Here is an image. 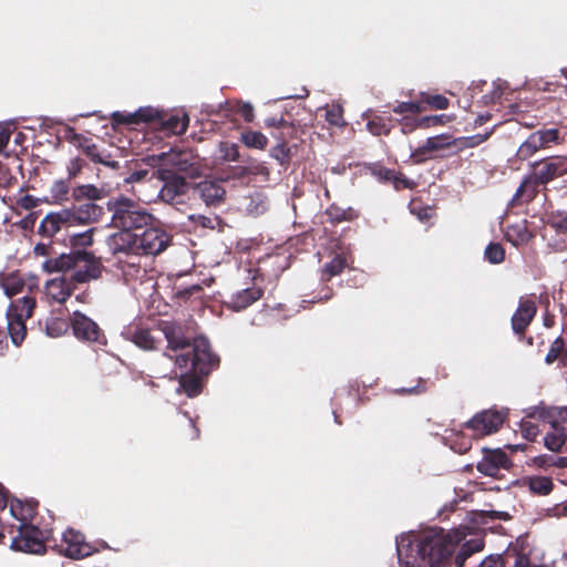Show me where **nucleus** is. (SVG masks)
I'll return each mask as SVG.
<instances>
[{
  "label": "nucleus",
  "mask_w": 567,
  "mask_h": 567,
  "mask_svg": "<svg viewBox=\"0 0 567 567\" xmlns=\"http://www.w3.org/2000/svg\"><path fill=\"white\" fill-rule=\"evenodd\" d=\"M74 226L72 215L68 208L49 213L40 223L38 233L42 237L52 238L64 228Z\"/></svg>",
  "instance_id": "nucleus-14"
},
{
  "label": "nucleus",
  "mask_w": 567,
  "mask_h": 567,
  "mask_svg": "<svg viewBox=\"0 0 567 567\" xmlns=\"http://www.w3.org/2000/svg\"><path fill=\"white\" fill-rule=\"evenodd\" d=\"M190 367L192 373H183L179 377V388L188 398L197 396L203 389V383L200 377H206L207 374H202L195 369Z\"/></svg>",
  "instance_id": "nucleus-22"
},
{
  "label": "nucleus",
  "mask_w": 567,
  "mask_h": 567,
  "mask_svg": "<svg viewBox=\"0 0 567 567\" xmlns=\"http://www.w3.org/2000/svg\"><path fill=\"white\" fill-rule=\"evenodd\" d=\"M390 184L393 185L395 190L413 189L416 185L414 181L409 179L403 173L396 171H394V177H392Z\"/></svg>",
  "instance_id": "nucleus-54"
},
{
  "label": "nucleus",
  "mask_w": 567,
  "mask_h": 567,
  "mask_svg": "<svg viewBox=\"0 0 567 567\" xmlns=\"http://www.w3.org/2000/svg\"><path fill=\"white\" fill-rule=\"evenodd\" d=\"M43 270L48 274L74 270L70 277H55L45 284V295L52 302L64 303L73 293L76 284L97 279L102 274V264L91 251L76 250L47 259Z\"/></svg>",
  "instance_id": "nucleus-2"
},
{
  "label": "nucleus",
  "mask_w": 567,
  "mask_h": 567,
  "mask_svg": "<svg viewBox=\"0 0 567 567\" xmlns=\"http://www.w3.org/2000/svg\"><path fill=\"white\" fill-rule=\"evenodd\" d=\"M485 259L494 265L501 264L505 259V249L498 243H489L484 251Z\"/></svg>",
  "instance_id": "nucleus-46"
},
{
  "label": "nucleus",
  "mask_w": 567,
  "mask_h": 567,
  "mask_svg": "<svg viewBox=\"0 0 567 567\" xmlns=\"http://www.w3.org/2000/svg\"><path fill=\"white\" fill-rule=\"evenodd\" d=\"M107 210L112 213V225L117 229L140 233L156 221V218L137 202L120 196L107 202Z\"/></svg>",
  "instance_id": "nucleus-4"
},
{
  "label": "nucleus",
  "mask_w": 567,
  "mask_h": 567,
  "mask_svg": "<svg viewBox=\"0 0 567 567\" xmlns=\"http://www.w3.org/2000/svg\"><path fill=\"white\" fill-rule=\"evenodd\" d=\"M392 118L373 115L367 122V130L374 136L389 135L392 130Z\"/></svg>",
  "instance_id": "nucleus-34"
},
{
  "label": "nucleus",
  "mask_w": 567,
  "mask_h": 567,
  "mask_svg": "<svg viewBox=\"0 0 567 567\" xmlns=\"http://www.w3.org/2000/svg\"><path fill=\"white\" fill-rule=\"evenodd\" d=\"M107 246L113 255H138L137 233L118 229L117 233L109 237Z\"/></svg>",
  "instance_id": "nucleus-16"
},
{
  "label": "nucleus",
  "mask_w": 567,
  "mask_h": 567,
  "mask_svg": "<svg viewBox=\"0 0 567 567\" xmlns=\"http://www.w3.org/2000/svg\"><path fill=\"white\" fill-rule=\"evenodd\" d=\"M157 328L167 341L163 357L174 362L171 372L162 377L176 378V368L186 369L188 365L202 374H209L219 365V358L213 353L209 341L204 337L192 340L185 324L176 320H159Z\"/></svg>",
  "instance_id": "nucleus-1"
},
{
  "label": "nucleus",
  "mask_w": 567,
  "mask_h": 567,
  "mask_svg": "<svg viewBox=\"0 0 567 567\" xmlns=\"http://www.w3.org/2000/svg\"><path fill=\"white\" fill-rule=\"evenodd\" d=\"M505 420L498 411L485 410L476 413L471 420L464 423V427L473 432V437H483L499 430Z\"/></svg>",
  "instance_id": "nucleus-9"
},
{
  "label": "nucleus",
  "mask_w": 567,
  "mask_h": 567,
  "mask_svg": "<svg viewBox=\"0 0 567 567\" xmlns=\"http://www.w3.org/2000/svg\"><path fill=\"white\" fill-rule=\"evenodd\" d=\"M268 208V199L261 193H255L249 197V203L246 206V209L249 214L255 216L264 214Z\"/></svg>",
  "instance_id": "nucleus-43"
},
{
  "label": "nucleus",
  "mask_w": 567,
  "mask_h": 567,
  "mask_svg": "<svg viewBox=\"0 0 567 567\" xmlns=\"http://www.w3.org/2000/svg\"><path fill=\"white\" fill-rule=\"evenodd\" d=\"M326 121L330 125L342 126L343 121V109L340 105H332L326 110Z\"/></svg>",
  "instance_id": "nucleus-51"
},
{
  "label": "nucleus",
  "mask_w": 567,
  "mask_h": 567,
  "mask_svg": "<svg viewBox=\"0 0 567 567\" xmlns=\"http://www.w3.org/2000/svg\"><path fill=\"white\" fill-rule=\"evenodd\" d=\"M465 538L458 529L445 530L432 527L422 532L417 539L416 551L429 567H447L457 545Z\"/></svg>",
  "instance_id": "nucleus-3"
},
{
  "label": "nucleus",
  "mask_w": 567,
  "mask_h": 567,
  "mask_svg": "<svg viewBox=\"0 0 567 567\" xmlns=\"http://www.w3.org/2000/svg\"><path fill=\"white\" fill-rule=\"evenodd\" d=\"M64 138L71 143H73L74 145H76L78 147L81 146V143L83 141H85V136H83L82 134L80 133H76L75 130L73 127H66V130L64 131Z\"/></svg>",
  "instance_id": "nucleus-64"
},
{
  "label": "nucleus",
  "mask_w": 567,
  "mask_h": 567,
  "mask_svg": "<svg viewBox=\"0 0 567 567\" xmlns=\"http://www.w3.org/2000/svg\"><path fill=\"white\" fill-rule=\"evenodd\" d=\"M347 267V259L343 255H336L329 262L321 268L320 281L329 282L333 277L343 272Z\"/></svg>",
  "instance_id": "nucleus-29"
},
{
  "label": "nucleus",
  "mask_w": 567,
  "mask_h": 567,
  "mask_svg": "<svg viewBox=\"0 0 567 567\" xmlns=\"http://www.w3.org/2000/svg\"><path fill=\"white\" fill-rule=\"evenodd\" d=\"M540 148L538 147L536 140L529 134L528 137L519 145L515 157L520 161H527L534 156Z\"/></svg>",
  "instance_id": "nucleus-42"
},
{
  "label": "nucleus",
  "mask_w": 567,
  "mask_h": 567,
  "mask_svg": "<svg viewBox=\"0 0 567 567\" xmlns=\"http://www.w3.org/2000/svg\"><path fill=\"white\" fill-rule=\"evenodd\" d=\"M533 235L526 227H512L506 233V238L514 246L526 244L532 239Z\"/></svg>",
  "instance_id": "nucleus-44"
},
{
  "label": "nucleus",
  "mask_w": 567,
  "mask_h": 567,
  "mask_svg": "<svg viewBox=\"0 0 567 567\" xmlns=\"http://www.w3.org/2000/svg\"><path fill=\"white\" fill-rule=\"evenodd\" d=\"M565 351V340L559 336L551 342L545 357V362L550 365L555 361L559 360L563 365H567V359H564Z\"/></svg>",
  "instance_id": "nucleus-36"
},
{
  "label": "nucleus",
  "mask_w": 567,
  "mask_h": 567,
  "mask_svg": "<svg viewBox=\"0 0 567 567\" xmlns=\"http://www.w3.org/2000/svg\"><path fill=\"white\" fill-rule=\"evenodd\" d=\"M161 120L158 126H161L164 131L174 135H182L186 132L189 117L186 113H175L168 115L164 111H162Z\"/></svg>",
  "instance_id": "nucleus-21"
},
{
  "label": "nucleus",
  "mask_w": 567,
  "mask_h": 567,
  "mask_svg": "<svg viewBox=\"0 0 567 567\" xmlns=\"http://www.w3.org/2000/svg\"><path fill=\"white\" fill-rule=\"evenodd\" d=\"M539 186L542 185L530 174L526 175L516 189L511 200V206L516 207L530 203L539 193Z\"/></svg>",
  "instance_id": "nucleus-20"
},
{
  "label": "nucleus",
  "mask_w": 567,
  "mask_h": 567,
  "mask_svg": "<svg viewBox=\"0 0 567 567\" xmlns=\"http://www.w3.org/2000/svg\"><path fill=\"white\" fill-rule=\"evenodd\" d=\"M10 513L19 522L18 525L30 524L29 522L33 518L35 512L31 505H24L21 502L12 503L10 506Z\"/></svg>",
  "instance_id": "nucleus-40"
},
{
  "label": "nucleus",
  "mask_w": 567,
  "mask_h": 567,
  "mask_svg": "<svg viewBox=\"0 0 567 567\" xmlns=\"http://www.w3.org/2000/svg\"><path fill=\"white\" fill-rule=\"evenodd\" d=\"M530 135L536 140L540 150L559 145L563 142V137L558 128H540L530 133Z\"/></svg>",
  "instance_id": "nucleus-26"
},
{
  "label": "nucleus",
  "mask_w": 567,
  "mask_h": 567,
  "mask_svg": "<svg viewBox=\"0 0 567 567\" xmlns=\"http://www.w3.org/2000/svg\"><path fill=\"white\" fill-rule=\"evenodd\" d=\"M525 482L528 489L535 495L546 496L554 489L553 480L548 476H529Z\"/></svg>",
  "instance_id": "nucleus-32"
},
{
  "label": "nucleus",
  "mask_w": 567,
  "mask_h": 567,
  "mask_svg": "<svg viewBox=\"0 0 567 567\" xmlns=\"http://www.w3.org/2000/svg\"><path fill=\"white\" fill-rule=\"evenodd\" d=\"M128 339L138 348L151 351L156 350L158 348L159 340H156L155 337L148 329L145 328H134L128 330Z\"/></svg>",
  "instance_id": "nucleus-23"
},
{
  "label": "nucleus",
  "mask_w": 567,
  "mask_h": 567,
  "mask_svg": "<svg viewBox=\"0 0 567 567\" xmlns=\"http://www.w3.org/2000/svg\"><path fill=\"white\" fill-rule=\"evenodd\" d=\"M80 148L92 162L96 164H103L113 168L117 166V162L110 161L111 155L101 152L99 146L94 144L91 138L86 137L85 141L81 143Z\"/></svg>",
  "instance_id": "nucleus-25"
},
{
  "label": "nucleus",
  "mask_w": 567,
  "mask_h": 567,
  "mask_svg": "<svg viewBox=\"0 0 567 567\" xmlns=\"http://www.w3.org/2000/svg\"><path fill=\"white\" fill-rule=\"evenodd\" d=\"M162 111L152 107L145 106L140 107L134 113H123V112H114L112 114V120L116 124H125V125H138L142 123L145 124H154L158 125Z\"/></svg>",
  "instance_id": "nucleus-13"
},
{
  "label": "nucleus",
  "mask_w": 567,
  "mask_h": 567,
  "mask_svg": "<svg viewBox=\"0 0 567 567\" xmlns=\"http://www.w3.org/2000/svg\"><path fill=\"white\" fill-rule=\"evenodd\" d=\"M72 198L80 203L82 200L95 202L105 197V192L102 188L92 184H83L75 186L72 189Z\"/></svg>",
  "instance_id": "nucleus-27"
},
{
  "label": "nucleus",
  "mask_w": 567,
  "mask_h": 567,
  "mask_svg": "<svg viewBox=\"0 0 567 567\" xmlns=\"http://www.w3.org/2000/svg\"><path fill=\"white\" fill-rule=\"evenodd\" d=\"M426 110L425 106L422 105V102H420V99L417 101H410V102H400L393 107V112L396 114H420Z\"/></svg>",
  "instance_id": "nucleus-48"
},
{
  "label": "nucleus",
  "mask_w": 567,
  "mask_h": 567,
  "mask_svg": "<svg viewBox=\"0 0 567 567\" xmlns=\"http://www.w3.org/2000/svg\"><path fill=\"white\" fill-rule=\"evenodd\" d=\"M548 224L558 234L567 235V212L556 210L549 215Z\"/></svg>",
  "instance_id": "nucleus-47"
},
{
  "label": "nucleus",
  "mask_w": 567,
  "mask_h": 567,
  "mask_svg": "<svg viewBox=\"0 0 567 567\" xmlns=\"http://www.w3.org/2000/svg\"><path fill=\"white\" fill-rule=\"evenodd\" d=\"M483 548L484 542L482 538H473L463 543L454 557L455 567H463L468 557L483 550Z\"/></svg>",
  "instance_id": "nucleus-30"
},
{
  "label": "nucleus",
  "mask_w": 567,
  "mask_h": 567,
  "mask_svg": "<svg viewBox=\"0 0 567 567\" xmlns=\"http://www.w3.org/2000/svg\"><path fill=\"white\" fill-rule=\"evenodd\" d=\"M567 442V430L561 427H554L547 432L544 437V445L551 452L561 453Z\"/></svg>",
  "instance_id": "nucleus-28"
},
{
  "label": "nucleus",
  "mask_w": 567,
  "mask_h": 567,
  "mask_svg": "<svg viewBox=\"0 0 567 567\" xmlns=\"http://www.w3.org/2000/svg\"><path fill=\"white\" fill-rule=\"evenodd\" d=\"M262 296L264 289L259 287L246 288L236 293H233L229 300L225 301V306L231 311L239 312L261 299Z\"/></svg>",
  "instance_id": "nucleus-19"
},
{
  "label": "nucleus",
  "mask_w": 567,
  "mask_h": 567,
  "mask_svg": "<svg viewBox=\"0 0 567 567\" xmlns=\"http://www.w3.org/2000/svg\"><path fill=\"white\" fill-rule=\"evenodd\" d=\"M11 547L23 553L42 554L45 550L42 532L31 524L17 525V535L12 537Z\"/></svg>",
  "instance_id": "nucleus-8"
},
{
  "label": "nucleus",
  "mask_w": 567,
  "mask_h": 567,
  "mask_svg": "<svg viewBox=\"0 0 567 567\" xmlns=\"http://www.w3.org/2000/svg\"><path fill=\"white\" fill-rule=\"evenodd\" d=\"M483 458L477 463L476 468L480 473L496 477L501 470H508L512 461L501 449H483Z\"/></svg>",
  "instance_id": "nucleus-12"
},
{
  "label": "nucleus",
  "mask_w": 567,
  "mask_h": 567,
  "mask_svg": "<svg viewBox=\"0 0 567 567\" xmlns=\"http://www.w3.org/2000/svg\"><path fill=\"white\" fill-rule=\"evenodd\" d=\"M171 240V235L156 220L137 233L138 255H158L169 246Z\"/></svg>",
  "instance_id": "nucleus-5"
},
{
  "label": "nucleus",
  "mask_w": 567,
  "mask_h": 567,
  "mask_svg": "<svg viewBox=\"0 0 567 567\" xmlns=\"http://www.w3.org/2000/svg\"><path fill=\"white\" fill-rule=\"evenodd\" d=\"M271 136L278 140V144L272 147L270 154L274 158H276L281 165H288L291 158L290 148L287 145V136L284 133L277 135L276 133H271Z\"/></svg>",
  "instance_id": "nucleus-35"
},
{
  "label": "nucleus",
  "mask_w": 567,
  "mask_h": 567,
  "mask_svg": "<svg viewBox=\"0 0 567 567\" xmlns=\"http://www.w3.org/2000/svg\"><path fill=\"white\" fill-rule=\"evenodd\" d=\"M71 327V320L63 318H50L47 320L45 330L48 336L58 338L64 334Z\"/></svg>",
  "instance_id": "nucleus-41"
},
{
  "label": "nucleus",
  "mask_w": 567,
  "mask_h": 567,
  "mask_svg": "<svg viewBox=\"0 0 567 567\" xmlns=\"http://www.w3.org/2000/svg\"><path fill=\"white\" fill-rule=\"evenodd\" d=\"M533 178L542 186L567 174V156H548L532 164Z\"/></svg>",
  "instance_id": "nucleus-7"
},
{
  "label": "nucleus",
  "mask_w": 567,
  "mask_h": 567,
  "mask_svg": "<svg viewBox=\"0 0 567 567\" xmlns=\"http://www.w3.org/2000/svg\"><path fill=\"white\" fill-rule=\"evenodd\" d=\"M35 305V299L31 296H24L22 298L16 299L11 302L7 311V317H14L27 320L32 317Z\"/></svg>",
  "instance_id": "nucleus-24"
},
{
  "label": "nucleus",
  "mask_w": 567,
  "mask_h": 567,
  "mask_svg": "<svg viewBox=\"0 0 567 567\" xmlns=\"http://www.w3.org/2000/svg\"><path fill=\"white\" fill-rule=\"evenodd\" d=\"M161 179L164 182L158 197L167 204H178L179 197L186 195L192 187L190 183L181 175L169 171L161 172Z\"/></svg>",
  "instance_id": "nucleus-10"
},
{
  "label": "nucleus",
  "mask_w": 567,
  "mask_h": 567,
  "mask_svg": "<svg viewBox=\"0 0 567 567\" xmlns=\"http://www.w3.org/2000/svg\"><path fill=\"white\" fill-rule=\"evenodd\" d=\"M401 124V131L403 134H410L417 127H420L419 118H410L404 116L402 120L399 121Z\"/></svg>",
  "instance_id": "nucleus-63"
},
{
  "label": "nucleus",
  "mask_w": 567,
  "mask_h": 567,
  "mask_svg": "<svg viewBox=\"0 0 567 567\" xmlns=\"http://www.w3.org/2000/svg\"><path fill=\"white\" fill-rule=\"evenodd\" d=\"M84 166L85 162L82 158H72L66 166L69 178L76 177L82 172Z\"/></svg>",
  "instance_id": "nucleus-62"
},
{
  "label": "nucleus",
  "mask_w": 567,
  "mask_h": 567,
  "mask_svg": "<svg viewBox=\"0 0 567 567\" xmlns=\"http://www.w3.org/2000/svg\"><path fill=\"white\" fill-rule=\"evenodd\" d=\"M446 115H431L419 118L420 127L427 128L432 126L443 125L445 123Z\"/></svg>",
  "instance_id": "nucleus-61"
},
{
  "label": "nucleus",
  "mask_w": 567,
  "mask_h": 567,
  "mask_svg": "<svg viewBox=\"0 0 567 567\" xmlns=\"http://www.w3.org/2000/svg\"><path fill=\"white\" fill-rule=\"evenodd\" d=\"M537 313V307L533 299L520 298L518 307L512 316L511 323L514 334L519 341L525 337L526 330Z\"/></svg>",
  "instance_id": "nucleus-11"
},
{
  "label": "nucleus",
  "mask_w": 567,
  "mask_h": 567,
  "mask_svg": "<svg viewBox=\"0 0 567 567\" xmlns=\"http://www.w3.org/2000/svg\"><path fill=\"white\" fill-rule=\"evenodd\" d=\"M71 328L74 337L82 342L96 346H105L107 343L106 336L100 326L80 311L73 312Z\"/></svg>",
  "instance_id": "nucleus-6"
},
{
  "label": "nucleus",
  "mask_w": 567,
  "mask_h": 567,
  "mask_svg": "<svg viewBox=\"0 0 567 567\" xmlns=\"http://www.w3.org/2000/svg\"><path fill=\"white\" fill-rule=\"evenodd\" d=\"M328 220L336 225L342 221H352L359 217V214L352 207L341 208L337 204H331L324 212Z\"/></svg>",
  "instance_id": "nucleus-31"
},
{
  "label": "nucleus",
  "mask_w": 567,
  "mask_h": 567,
  "mask_svg": "<svg viewBox=\"0 0 567 567\" xmlns=\"http://www.w3.org/2000/svg\"><path fill=\"white\" fill-rule=\"evenodd\" d=\"M431 158V152L425 144L416 147L411 152V159L414 164H422Z\"/></svg>",
  "instance_id": "nucleus-60"
},
{
  "label": "nucleus",
  "mask_w": 567,
  "mask_h": 567,
  "mask_svg": "<svg viewBox=\"0 0 567 567\" xmlns=\"http://www.w3.org/2000/svg\"><path fill=\"white\" fill-rule=\"evenodd\" d=\"M369 169L372 176L383 183H390L392 177H394V169L386 168L380 164H372Z\"/></svg>",
  "instance_id": "nucleus-52"
},
{
  "label": "nucleus",
  "mask_w": 567,
  "mask_h": 567,
  "mask_svg": "<svg viewBox=\"0 0 567 567\" xmlns=\"http://www.w3.org/2000/svg\"><path fill=\"white\" fill-rule=\"evenodd\" d=\"M194 193L207 205L218 206L224 202L226 190L221 182L205 179L194 185Z\"/></svg>",
  "instance_id": "nucleus-17"
},
{
  "label": "nucleus",
  "mask_w": 567,
  "mask_h": 567,
  "mask_svg": "<svg viewBox=\"0 0 567 567\" xmlns=\"http://www.w3.org/2000/svg\"><path fill=\"white\" fill-rule=\"evenodd\" d=\"M265 125L268 128H274L271 133H276L280 135L284 133L285 135H289L293 131V125L286 121L282 116L280 117H268L265 120Z\"/></svg>",
  "instance_id": "nucleus-45"
},
{
  "label": "nucleus",
  "mask_w": 567,
  "mask_h": 567,
  "mask_svg": "<svg viewBox=\"0 0 567 567\" xmlns=\"http://www.w3.org/2000/svg\"><path fill=\"white\" fill-rule=\"evenodd\" d=\"M559 406H547L542 408L539 416L547 423L550 424L551 429L561 427L558 416Z\"/></svg>",
  "instance_id": "nucleus-50"
},
{
  "label": "nucleus",
  "mask_w": 567,
  "mask_h": 567,
  "mask_svg": "<svg viewBox=\"0 0 567 567\" xmlns=\"http://www.w3.org/2000/svg\"><path fill=\"white\" fill-rule=\"evenodd\" d=\"M61 547L63 554L72 559H82L91 555V546L84 542V535L74 529H68L63 534Z\"/></svg>",
  "instance_id": "nucleus-15"
},
{
  "label": "nucleus",
  "mask_w": 567,
  "mask_h": 567,
  "mask_svg": "<svg viewBox=\"0 0 567 567\" xmlns=\"http://www.w3.org/2000/svg\"><path fill=\"white\" fill-rule=\"evenodd\" d=\"M70 190L69 183L63 179L55 181L51 186V197L55 203H62L68 199Z\"/></svg>",
  "instance_id": "nucleus-49"
},
{
  "label": "nucleus",
  "mask_w": 567,
  "mask_h": 567,
  "mask_svg": "<svg viewBox=\"0 0 567 567\" xmlns=\"http://www.w3.org/2000/svg\"><path fill=\"white\" fill-rule=\"evenodd\" d=\"M506 565H511V560H507V551L504 556H488L481 563L480 567H505Z\"/></svg>",
  "instance_id": "nucleus-57"
},
{
  "label": "nucleus",
  "mask_w": 567,
  "mask_h": 567,
  "mask_svg": "<svg viewBox=\"0 0 567 567\" xmlns=\"http://www.w3.org/2000/svg\"><path fill=\"white\" fill-rule=\"evenodd\" d=\"M96 228H90L83 233L73 234L70 236V243L72 247V251L76 250H85L86 247H90L93 245L94 239L93 235Z\"/></svg>",
  "instance_id": "nucleus-38"
},
{
  "label": "nucleus",
  "mask_w": 567,
  "mask_h": 567,
  "mask_svg": "<svg viewBox=\"0 0 567 567\" xmlns=\"http://www.w3.org/2000/svg\"><path fill=\"white\" fill-rule=\"evenodd\" d=\"M176 164L179 166V169L186 171L189 167L198 165V156L194 155L192 152H182L178 154Z\"/></svg>",
  "instance_id": "nucleus-56"
},
{
  "label": "nucleus",
  "mask_w": 567,
  "mask_h": 567,
  "mask_svg": "<svg viewBox=\"0 0 567 567\" xmlns=\"http://www.w3.org/2000/svg\"><path fill=\"white\" fill-rule=\"evenodd\" d=\"M8 334L16 347H20L27 336L25 319L7 317Z\"/></svg>",
  "instance_id": "nucleus-33"
},
{
  "label": "nucleus",
  "mask_w": 567,
  "mask_h": 567,
  "mask_svg": "<svg viewBox=\"0 0 567 567\" xmlns=\"http://www.w3.org/2000/svg\"><path fill=\"white\" fill-rule=\"evenodd\" d=\"M68 209L72 215L74 226L97 223L105 216L104 207L94 202L83 203Z\"/></svg>",
  "instance_id": "nucleus-18"
},
{
  "label": "nucleus",
  "mask_w": 567,
  "mask_h": 567,
  "mask_svg": "<svg viewBox=\"0 0 567 567\" xmlns=\"http://www.w3.org/2000/svg\"><path fill=\"white\" fill-rule=\"evenodd\" d=\"M240 141L249 148L265 150L268 140L261 133L257 131H246L241 133Z\"/></svg>",
  "instance_id": "nucleus-39"
},
{
  "label": "nucleus",
  "mask_w": 567,
  "mask_h": 567,
  "mask_svg": "<svg viewBox=\"0 0 567 567\" xmlns=\"http://www.w3.org/2000/svg\"><path fill=\"white\" fill-rule=\"evenodd\" d=\"M520 431L523 436L530 442L535 441L539 434L538 425L529 421H523L520 423Z\"/></svg>",
  "instance_id": "nucleus-59"
},
{
  "label": "nucleus",
  "mask_w": 567,
  "mask_h": 567,
  "mask_svg": "<svg viewBox=\"0 0 567 567\" xmlns=\"http://www.w3.org/2000/svg\"><path fill=\"white\" fill-rule=\"evenodd\" d=\"M449 138L450 137L445 135H436L429 137L424 144L427 146V150L433 153L450 147L452 143L449 142Z\"/></svg>",
  "instance_id": "nucleus-53"
},
{
  "label": "nucleus",
  "mask_w": 567,
  "mask_h": 567,
  "mask_svg": "<svg viewBox=\"0 0 567 567\" xmlns=\"http://www.w3.org/2000/svg\"><path fill=\"white\" fill-rule=\"evenodd\" d=\"M203 291V287L200 285H190L188 287L178 288L175 291V297L179 300L187 301L192 296L199 293Z\"/></svg>",
  "instance_id": "nucleus-58"
},
{
  "label": "nucleus",
  "mask_w": 567,
  "mask_h": 567,
  "mask_svg": "<svg viewBox=\"0 0 567 567\" xmlns=\"http://www.w3.org/2000/svg\"><path fill=\"white\" fill-rule=\"evenodd\" d=\"M221 158L228 162H237L240 159V154L237 144L221 143L220 144Z\"/></svg>",
  "instance_id": "nucleus-55"
},
{
  "label": "nucleus",
  "mask_w": 567,
  "mask_h": 567,
  "mask_svg": "<svg viewBox=\"0 0 567 567\" xmlns=\"http://www.w3.org/2000/svg\"><path fill=\"white\" fill-rule=\"evenodd\" d=\"M419 96L420 102H422V105L425 107L434 110H446L450 105L449 99L442 94L421 92Z\"/></svg>",
  "instance_id": "nucleus-37"
}]
</instances>
